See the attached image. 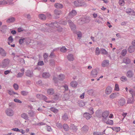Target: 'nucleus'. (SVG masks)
<instances>
[{"label": "nucleus", "instance_id": "cd10ccee", "mask_svg": "<svg viewBox=\"0 0 135 135\" xmlns=\"http://www.w3.org/2000/svg\"><path fill=\"white\" fill-rule=\"evenodd\" d=\"M123 61L124 63L126 64H129L131 62L130 59L128 57L124 58Z\"/></svg>", "mask_w": 135, "mask_h": 135}, {"label": "nucleus", "instance_id": "79ce46f5", "mask_svg": "<svg viewBox=\"0 0 135 135\" xmlns=\"http://www.w3.org/2000/svg\"><path fill=\"white\" fill-rule=\"evenodd\" d=\"M107 124L112 125L113 124V121L112 120L108 119L106 122Z\"/></svg>", "mask_w": 135, "mask_h": 135}, {"label": "nucleus", "instance_id": "0e129e2a", "mask_svg": "<svg viewBox=\"0 0 135 135\" xmlns=\"http://www.w3.org/2000/svg\"><path fill=\"white\" fill-rule=\"evenodd\" d=\"M119 3L121 6H123L124 4V0H119Z\"/></svg>", "mask_w": 135, "mask_h": 135}, {"label": "nucleus", "instance_id": "49530a36", "mask_svg": "<svg viewBox=\"0 0 135 135\" xmlns=\"http://www.w3.org/2000/svg\"><path fill=\"white\" fill-rule=\"evenodd\" d=\"M120 80L123 81H125L127 80V79L126 77L123 76L121 77Z\"/></svg>", "mask_w": 135, "mask_h": 135}, {"label": "nucleus", "instance_id": "69168bd1", "mask_svg": "<svg viewBox=\"0 0 135 135\" xmlns=\"http://www.w3.org/2000/svg\"><path fill=\"white\" fill-rule=\"evenodd\" d=\"M132 9L130 8H128L126 9V12L127 13H128L129 14V13H130L131 11H132Z\"/></svg>", "mask_w": 135, "mask_h": 135}, {"label": "nucleus", "instance_id": "0eeeda50", "mask_svg": "<svg viewBox=\"0 0 135 135\" xmlns=\"http://www.w3.org/2000/svg\"><path fill=\"white\" fill-rule=\"evenodd\" d=\"M109 114V112L108 111H106L102 113V116L103 119H106Z\"/></svg>", "mask_w": 135, "mask_h": 135}, {"label": "nucleus", "instance_id": "c03bdc74", "mask_svg": "<svg viewBox=\"0 0 135 135\" xmlns=\"http://www.w3.org/2000/svg\"><path fill=\"white\" fill-rule=\"evenodd\" d=\"M85 19V22H89L90 20V17L89 16L84 17Z\"/></svg>", "mask_w": 135, "mask_h": 135}, {"label": "nucleus", "instance_id": "052dcab7", "mask_svg": "<svg viewBox=\"0 0 135 135\" xmlns=\"http://www.w3.org/2000/svg\"><path fill=\"white\" fill-rule=\"evenodd\" d=\"M13 87L16 90H18V85L16 84H14L13 85Z\"/></svg>", "mask_w": 135, "mask_h": 135}, {"label": "nucleus", "instance_id": "2eb2a0df", "mask_svg": "<svg viewBox=\"0 0 135 135\" xmlns=\"http://www.w3.org/2000/svg\"><path fill=\"white\" fill-rule=\"evenodd\" d=\"M91 115L90 113H85L84 114V117L87 119H89L91 117Z\"/></svg>", "mask_w": 135, "mask_h": 135}, {"label": "nucleus", "instance_id": "b1692460", "mask_svg": "<svg viewBox=\"0 0 135 135\" xmlns=\"http://www.w3.org/2000/svg\"><path fill=\"white\" fill-rule=\"evenodd\" d=\"M78 22L80 24H82L85 23V19L84 17L80 18V19L78 20Z\"/></svg>", "mask_w": 135, "mask_h": 135}, {"label": "nucleus", "instance_id": "680f3d73", "mask_svg": "<svg viewBox=\"0 0 135 135\" xmlns=\"http://www.w3.org/2000/svg\"><path fill=\"white\" fill-rule=\"evenodd\" d=\"M29 101L32 102H36V100L34 98H31L29 99Z\"/></svg>", "mask_w": 135, "mask_h": 135}, {"label": "nucleus", "instance_id": "bb28decb", "mask_svg": "<svg viewBox=\"0 0 135 135\" xmlns=\"http://www.w3.org/2000/svg\"><path fill=\"white\" fill-rule=\"evenodd\" d=\"M40 19L43 20H45L46 19V16L43 14H40L38 15Z\"/></svg>", "mask_w": 135, "mask_h": 135}, {"label": "nucleus", "instance_id": "338daca9", "mask_svg": "<svg viewBox=\"0 0 135 135\" xmlns=\"http://www.w3.org/2000/svg\"><path fill=\"white\" fill-rule=\"evenodd\" d=\"M37 64L38 65L42 66L44 65V63L43 61H39Z\"/></svg>", "mask_w": 135, "mask_h": 135}, {"label": "nucleus", "instance_id": "bf43d9fd", "mask_svg": "<svg viewBox=\"0 0 135 135\" xmlns=\"http://www.w3.org/2000/svg\"><path fill=\"white\" fill-rule=\"evenodd\" d=\"M25 40V39L24 38H23L20 39L19 41L20 44L21 45L22 44L24 40Z\"/></svg>", "mask_w": 135, "mask_h": 135}, {"label": "nucleus", "instance_id": "ddd939ff", "mask_svg": "<svg viewBox=\"0 0 135 135\" xmlns=\"http://www.w3.org/2000/svg\"><path fill=\"white\" fill-rule=\"evenodd\" d=\"M95 90H93L92 89L88 90L87 91L89 95L92 96L95 95Z\"/></svg>", "mask_w": 135, "mask_h": 135}, {"label": "nucleus", "instance_id": "9d476101", "mask_svg": "<svg viewBox=\"0 0 135 135\" xmlns=\"http://www.w3.org/2000/svg\"><path fill=\"white\" fill-rule=\"evenodd\" d=\"M7 53L6 51L2 48L0 47V55L2 56L5 57L6 56Z\"/></svg>", "mask_w": 135, "mask_h": 135}, {"label": "nucleus", "instance_id": "a211bd4d", "mask_svg": "<svg viewBox=\"0 0 135 135\" xmlns=\"http://www.w3.org/2000/svg\"><path fill=\"white\" fill-rule=\"evenodd\" d=\"M42 76L43 78L46 79L49 78L50 75L49 73L44 72L42 73Z\"/></svg>", "mask_w": 135, "mask_h": 135}, {"label": "nucleus", "instance_id": "6e6d98bb", "mask_svg": "<svg viewBox=\"0 0 135 135\" xmlns=\"http://www.w3.org/2000/svg\"><path fill=\"white\" fill-rule=\"evenodd\" d=\"M24 74L23 73H18L17 75V78L21 77Z\"/></svg>", "mask_w": 135, "mask_h": 135}, {"label": "nucleus", "instance_id": "4c0bfd02", "mask_svg": "<svg viewBox=\"0 0 135 135\" xmlns=\"http://www.w3.org/2000/svg\"><path fill=\"white\" fill-rule=\"evenodd\" d=\"M68 20H67V21H64L63 20H62L60 21V23L62 24L63 25H66L67 23V22H68Z\"/></svg>", "mask_w": 135, "mask_h": 135}, {"label": "nucleus", "instance_id": "603ef678", "mask_svg": "<svg viewBox=\"0 0 135 135\" xmlns=\"http://www.w3.org/2000/svg\"><path fill=\"white\" fill-rule=\"evenodd\" d=\"M74 4L75 5L76 7L80 6V3L78 1H75L74 2Z\"/></svg>", "mask_w": 135, "mask_h": 135}, {"label": "nucleus", "instance_id": "13d9d810", "mask_svg": "<svg viewBox=\"0 0 135 135\" xmlns=\"http://www.w3.org/2000/svg\"><path fill=\"white\" fill-rule=\"evenodd\" d=\"M76 34L78 37L79 38H81V37L82 34L81 32L80 31L77 32Z\"/></svg>", "mask_w": 135, "mask_h": 135}, {"label": "nucleus", "instance_id": "c756f323", "mask_svg": "<svg viewBox=\"0 0 135 135\" xmlns=\"http://www.w3.org/2000/svg\"><path fill=\"white\" fill-rule=\"evenodd\" d=\"M134 97H133L132 96V97L129 98L127 100V103H133L134 101Z\"/></svg>", "mask_w": 135, "mask_h": 135}, {"label": "nucleus", "instance_id": "4468645a", "mask_svg": "<svg viewBox=\"0 0 135 135\" xmlns=\"http://www.w3.org/2000/svg\"><path fill=\"white\" fill-rule=\"evenodd\" d=\"M112 91L111 87L110 86H108L106 89L105 93L107 94H109L111 93Z\"/></svg>", "mask_w": 135, "mask_h": 135}, {"label": "nucleus", "instance_id": "f03ea898", "mask_svg": "<svg viewBox=\"0 0 135 135\" xmlns=\"http://www.w3.org/2000/svg\"><path fill=\"white\" fill-rule=\"evenodd\" d=\"M36 97L37 98L40 100H44L46 102L50 103L52 102L50 100H46L47 99V98L45 96L42 94H37L36 95Z\"/></svg>", "mask_w": 135, "mask_h": 135}, {"label": "nucleus", "instance_id": "c9c22d12", "mask_svg": "<svg viewBox=\"0 0 135 135\" xmlns=\"http://www.w3.org/2000/svg\"><path fill=\"white\" fill-rule=\"evenodd\" d=\"M58 23V22H52V25H53L52 27H55L56 28L58 27L59 26Z\"/></svg>", "mask_w": 135, "mask_h": 135}, {"label": "nucleus", "instance_id": "f257e3e1", "mask_svg": "<svg viewBox=\"0 0 135 135\" xmlns=\"http://www.w3.org/2000/svg\"><path fill=\"white\" fill-rule=\"evenodd\" d=\"M10 62V60L8 58L4 59L2 61L0 66L3 68H7L9 67Z\"/></svg>", "mask_w": 135, "mask_h": 135}, {"label": "nucleus", "instance_id": "ea45409f", "mask_svg": "<svg viewBox=\"0 0 135 135\" xmlns=\"http://www.w3.org/2000/svg\"><path fill=\"white\" fill-rule=\"evenodd\" d=\"M7 4V2L6 1L3 0L0 1V6H3Z\"/></svg>", "mask_w": 135, "mask_h": 135}, {"label": "nucleus", "instance_id": "72a5a7b5", "mask_svg": "<svg viewBox=\"0 0 135 135\" xmlns=\"http://www.w3.org/2000/svg\"><path fill=\"white\" fill-rule=\"evenodd\" d=\"M63 128L65 131H68L69 130V127L66 124H64L63 125Z\"/></svg>", "mask_w": 135, "mask_h": 135}, {"label": "nucleus", "instance_id": "4d7b16f0", "mask_svg": "<svg viewBox=\"0 0 135 135\" xmlns=\"http://www.w3.org/2000/svg\"><path fill=\"white\" fill-rule=\"evenodd\" d=\"M53 80L54 81L55 83L57 84V83L58 81V80L56 77H55V76H54L53 77Z\"/></svg>", "mask_w": 135, "mask_h": 135}, {"label": "nucleus", "instance_id": "aec40b11", "mask_svg": "<svg viewBox=\"0 0 135 135\" xmlns=\"http://www.w3.org/2000/svg\"><path fill=\"white\" fill-rule=\"evenodd\" d=\"M135 50V48L132 46H130L128 49V51L129 53H131L134 52Z\"/></svg>", "mask_w": 135, "mask_h": 135}, {"label": "nucleus", "instance_id": "864d4df0", "mask_svg": "<svg viewBox=\"0 0 135 135\" xmlns=\"http://www.w3.org/2000/svg\"><path fill=\"white\" fill-rule=\"evenodd\" d=\"M56 125L57 127L59 128H61L62 127V124L60 123H56Z\"/></svg>", "mask_w": 135, "mask_h": 135}, {"label": "nucleus", "instance_id": "f8f14e48", "mask_svg": "<svg viewBox=\"0 0 135 135\" xmlns=\"http://www.w3.org/2000/svg\"><path fill=\"white\" fill-rule=\"evenodd\" d=\"M134 74L133 71L131 70H129L127 71L126 73V76L129 78H131L133 77Z\"/></svg>", "mask_w": 135, "mask_h": 135}, {"label": "nucleus", "instance_id": "09e8293b", "mask_svg": "<svg viewBox=\"0 0 135 135\" xmlns=\"http://www.w3.org/2000/svg\"><path fill=\"white\" fill-rule=\"evenodd\" d=\"M120 128L119 127H115L113 128H112V129L113 130L117 132H118L120 130Z\"/></svg>", "mask_w": 135, "mask_h": 135}, {"label": "nucleus", "instance_id": "9b49d317", "mask_svg": "<svg viewBox=\"0 0 135 135\" xmlns=\"http://www.w3.org/2000/svg\"><path fill=\"white\" fill-rule=\"evenodd\" d=\"M109 64V61L108 60H105L103 61L102 63V66L103 67H105L108 66Z\"/></svg>", "mask_w": 135, "mask_h": 135}, {"label": "nucleus", "instance_id": "1a4fd4ad", "mask_svg": "<svg viewBox=\"0 0 135 135\" xmlns=\"http://www.w3.org/2000/svg\"><path fill=\"white\" fill-rule=\"evenodd\" d=\"M26 75L29 77H32L33 75V72L32 71L28 70L25 72Z\"/></svg>", "mask_w": 135, "mask_h": 135}, {"label": "nucleus", "instance_id": "423d86ee", "mask_svg": "<svg viewBox=\"0 0 135 135\" xmlns=\"http://www.w3.org/2000/svg\"><path fill=\"white\" fill-rule=\"evenodd\" d=\"M77 14V12L75 10H73L69 12L68 17L69 18H72L73 16H75Z\"/></svg>", "mask_w": 135, "mask_h": 135}, {"label": "nucleus", "instance_id": "7c9ffc66", "mask_svg": "<svg viewBox=\"0 0 135 135\" xmlns=\"http://www.w3.org/2000/svg\"><path fill=\"white\" fill-rule=\"evenodd\" d=\"M28 114L30 117H33L35 116V113L33 111L30 110L28 112Z\"/></svg>", "mask_w": 135, "mask_h": 135}, {"label": "nucleus", "instance_id": "37998d69", "mask_svg": "<svg viewBox=\"0 0 135 135\" xmlns=\"http://www.w3.org/2000/svg\"><path fill=\"white\" fill-rule=\"evenodd\" d=\"M127 52V51L126 49H124L122 50V51L121 53V55L123 56H125L126 55V54Z\"/></svg>", "mask_w": 135, "mask_h": 135}, {"label": "nucleus", "instance_id": "4be33fe9", "mask_svg": "<svg viewBox=\"0 0 135 135\" xmlns=\"http://www.w3.org/2000/svg\"><path fill=\"white\" fill-rule=\"evenodd\" d=\"M70 84L71 87L73 88H75L77 86L78 83L76 81H73L70 83Z\"/></svg>", "mask_w": 135, "mask_h": 135}, {"label": "nucleus", "instance_id": "8fccbe9b", "mask_svg": "<svg viewBox=\"0 0 135 135\" xmlns=\"http://www.w3.org/2000/svg\"><path fill=\"white\" fill-rule=\"evenodd\" d=\"M59 98V95L56 94L54 96V98L56 100H58Z\"/></svg>", "mask_w": 135, "mask_h": 135}, {"label": "nucleus", "instance_id": "f3484780", "mask_svg": "<svg viewBox=\"0 0 135 135\" xmlns=\"http://www.w3.org/2000/svg\"><path fill=\"white\" fill-rule=\"evenodd\" d=\"M15 21V18L14 17H11L8 18L6 21V22L8 23H12Z\"/></svg>", "mask_w": 135, "mask_h": 135}, {"label": "nucleus", "instance_id": "39448f33", "mask_svg": "<svg viewBox=\"0 0 135 135\" xmlns=\"http://www.w3.org/2000/svg\"><path fill=\"white\" fill-rule=\"evenodd\" d=\"M55 14L56 16H55V18L56 19L59 18V15L62 14L61 11L60 9H56L54 11Z\"/></svg>", "mask_w": 135, "mask_h": 135}, {"label": "nucleus", "instance_id": "412c9836", "mask_svg": "<svg viewBox=\"0 0 135 135\" xmlns=\"http://www.w3.org/2000/svg\"><path fill=\"white\" fill-rule=\"evenodd\" d=\"M47 92L48 94L52 95L54 94V89L52 88L49 89H47Z\"/></svg>", "mask_w": 135, "mask_h": 135}, {"label": "nucleus", "instance_id": "393cba45", "mask_svg": "<svg viewBox=\"0 0 135 135\" xmlns=\"http://www.w3.org/2000/svg\"><path fill=\"white\" fill-rule=\"evenodd\" d=\"M55 6L56 8L59 9H61L63 7V4L58 3H56L55 5Z\"/></svg>", "mask_w": 135, "mask_h": 135}, {"label": "nucleus", "instance_id": "58836bf2", "mask_svg": "<svg viewBox=\"0 0 135 135\" xmlns=\"http://www.w3.org/2000/svg\"><path fill=\"white\" fill-rule=\"evenodd\" d=\"M101 53L104 55H106L107 54V52L104 49H102L100 50Z\"/></svg>", "mask_w": 135, "mask_h": 135}, {"label": "nucleus", "instance_id": "5701e85b", "mask_svg": "<svg viewBox=\"0 0 135 135\" xmlns=\"http://www.w3.org/2000/svg\"><path fill=\"white\" fill-rule=\"evenodd\" d=\"M91 75L94 77H96L97 74V72L96 69H93L91 71Z\"/></svg>", "mask_w": 135, "mask_h": 135}, {"label": "nucleus", "instance_id": "e433bc0d", "mask_svg": "<svg viewBox=\"0 0 135 135\" xmlns=\"http://www.w3.org/2000/svg\"><path fill=\"white\" fill-rule=\"evenodd\" d=\"M58 79L60 80H62L65 78V76L64 75L61 74L59 75L58 77Z\"/></svg>", "mask_w": 135, "mask_h": 135}, {"label": "nucleus", "instance_id": "e2e57ef3", "mask_svg": "<svg viewBox=\"0 0 135 135\" xmlns=\"http://www.w3.org/2000/svg\"><path fill=\"white\" fill-rule=\"evenodd\" d=\"M14 101L18 103H22V102L21 101L19 100V99H14Z\"/></svg>", "mask_w": 135, "mask_h": 135}, {"label": "nucleus", "instance_id": "6ab92c4d", "mask_svg": "<svg viewBox=\"0 0 135 135\" xmlns=\"http://www.w3.org/2000/svg\"><path fill=\"white\" fill-rule=\"evenodd\" d=\"M89 129V128L87 126L84 125L81 128L82 131L86 133L88 132Z\"/></svg>", "mask_w": 135, "mask_h": 135}, {"label": "nucleus", "instance_id": "473e14b6", "mask_svg": "<svg viewBox=\"0 0 135 135\" xmlns=\"http://www.w3.org/2000/svg\"><path fill=\"white\" fill-rule=\"evenodd\" d=\"M50 110L55 113H57L58 112V110L54 107H51L50 108Z\"/></svg>", "mask_w": 135, "mask_h": 135}, {"label": "nucleus", "instance_id": "a18cd8bd", "mask_svg": "<svg viewBox=\"0 0 135 135\" xmlns=\"http://www.w3.org/2000/svg\"><path fill=\"white\" fill-rule=\"evenodd\" d=\"M60 51L63 52H65L66 51V49L65 47H63L61 48Z\"/></svg>", "mask_w": 135, "mask_h": 135}, {"label": "nucleus", "instance_id": "de8ad7c7", "mask_svg": "<svg viewBox=\"0 0 135 135\" xmlns=\"http://www.w3.org/2000/svg\"><path fill=\"white\" fill-rule=\"evenodd\" d=\"M100 53V52L99 49L98 47H97L95 50L96 54V55H98Z\"/></svg>", "mask_w": 135, "mask_h": 135}, {"label": "nucleus", "instance_id": "a19ab883", "mask_svg": "<svg viewBox=\"0 0 135 135\" xmlns=\"http://www.w3.org/2000/svg\"><path fill=\"white\" fill-rule=\"evenodd\" d=\"M28 92L26 91H22L21 92V93L23 95L25 96L27 95Z\"/></svg>", "mask_w": 135, "mask_h": 135}, {"label": "nucleus", "instance_id": "5fc2aeb1", "mask_svg": "<svg viewBox=\"0 0 135 135\" xmlns=\"http://www.w3.org/2000/svg\"><path fill=\"white\" fill-rule=\"evenodd\" d=\"M114 90H116L117 91H119V85L117 84H116L115 85Z\"/></svg>", "mask_w": 135, "mask_h": 135}, {"label": "nucleus", "instance_id": "f704fd0d", "mask_svg": "<svg viewBox=\"0 0 135 135\" xmlns=\"http://www.w3.org/2000/svg\"><path fill=\"white\" fill-rule=\"evenodd\" d=\"M62 119L66 121L68 119V117L66 113H65L62 116Z\"/></svg>", "mask_w": 135, "mask_h": 135}, {"label": "nucleus", "instance_id": "6e6552de", "mask_svg": "<svg viewBox=\"0 0 135 135\" xmlns=\"http://www.w3.org/2000/svg\"><path fill=\"white\" fill-rule=\"evenodd\" d=\"M126 103V100L123 98L120 99L118 102V105L123 106Z\"/></svg>", "mask_w": 135, "mask_h": 135}, {"label": "nucleus", "instance_id": "7ed1b4c3", "mask_svg": "<svg viewBox=\"0 0 135 135\" xmlns=\"http://www.w3.org/2000/svg\"><path fill=\"white\" fill-rule=\"evenodd\" d=\"M6 115L9 116H11L13 115L14 112L10 108L7 109L5 111Z\"/></svg>", "mask_w": 135, "mask_h": 135}, {"label": "nucleus", "instance_id": "c85d7f7f", "mask_svg": "<svg viewBox=\"0 0 135 135\" xmlns=\"http://www.w3.org/2000/svg\"><path fill=\"white\" fill-rule=\"evenodd\" d=\"M21 117L26 120H27L28 118V115L25 113H23L21 115Z\"/></svg>", "mask_w": 135, "mask_h": 135}, {"label": "nucleus", "instance_id": "dca6fc26", "mask_svg": "<svg viewBox=\"0 0 135 135\" xmlns=\"http://www.w3.org/2000/svg\"><path fill=\"white\" fill-rule=\"evenodd\" d=\"M119 95V94L118 93H113L110 95L109 97L110 99H113L118 96Z\"/></svg>", "mask_w": 135, "mask_h": 135}, {"label": "nucleus", "instance_id": "774afa93", "mask_svg": "<svg viewBox=\"0 0 135 135\" xmlns=\"http://www.w3.org/2000/svg\"><path fill=\"white\" fill-rule=\"evenodd\" d=\"M93 134L94 135H101L100 132H94L93 133Z\"/></svg>", "mask_w": 135, "mask_h": 135}, {"label": "nucleus", "instance_id": "20e7f679", "mask_svg": "<svg viewBox=\"0 0 135 135\" xmlns=\"http://www.w3.org/2000/svg\"><path fill=\"white\" fill-rule=\"evenodd\" d=\"M68 21L71 30H75V26L73 23L69 19H68Z\"/></svg>", "mask_w": 135, "mask_h": 135}, {"label": "nucleus", "instance_id": "2f4dec72", "mask_svg": "<svg viewBox=\"0 0 135 135\" xmlns=\"http://www.w3.org/2000/svg\"><path fill=\"white\" fill-rule=\"evenodd\" d=\"M129 93L131 94L133 97L135 96V89H130L129 90Z\"/></svg>", "mask_w": 135, "mask_h": 135}, {"label": "nucleus", "instance_id": "3c124183", "mask_svg": "<svg viewBox=\"0 0 135 135\" xmlns=\"http://www.w3.org/2000/svg\"><path fill=\"white\" fill-rule=\"evenodd\" d=\"M19 61L22 64H23L25 63L24 60L23 58H20L19 59Z\"/></svg>", "mask_w": 135, "mask_h": 135}, {"label": "nucleus", "instance_id": "a878e982", "mask_svg": "<svg viewBox=\"0 0 135 135\" xmlns=\"http://www.w3.org/2000/svg\"><path fill=\"white\" fill-rule=\"evenodd\" d=\"M67 59L69 61H73L74 57L73 55L71 54H69L67 56Z\"/></svg>", "mask_w": 135, "mask_h": 135}]
</instances>
